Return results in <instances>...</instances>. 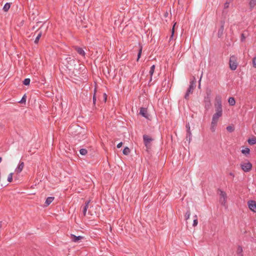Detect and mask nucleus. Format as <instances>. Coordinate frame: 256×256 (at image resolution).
<instances>
[{"label": "nucleus", "mask_w": 256, "mask_h": 256, "mask_svg": "<svg viewBox=\"0 0 256 256\" xmlns=\"http://www.w3.org/2000/svg\"><path fill=\"white\" fill-rule=\"evenodd\" d=\"M196 78L195 77L193 76L192 78L190 79L189 87L186 90V92L184 96V98L186 100H189L190 94L193 92V91L196 86Z\"/></svg>", "instance_id": "nucleus-1"}, {"label": "nucleus", "mask_w": 256, "mask_h": 256, "mask_svg": "<svg viewBox=\"0 0 256 256\" xmlns=\"http://www.w3.org/2000/svg\"><path fill=\"white\" fill-rule=\"evenodd\" d=\"M230 68L231 70H234L238 66L237 58L233 55L230 56L229 61Z\"/></svg>", "instance_id": "nucleus-2"}, {"label": "nucleus", "mask_w": 256, "mask_h": 256, "mask_svg": "<svg viewBox=\"0 0 256 256\" xmlns=\"http://www.w3.org/2000/svg\"><path fill=\"white\" fill-rule=\"evenodd\" d=\"M219 192H220V202L224 206H226V199H227V195H226V194L220 190H219Z\"/></svg>", "instance_id": "nucleus-3"}, {"label": "nucleus", "mask_w": 256, "mask_h": 256, "mask_svg": "<svg viewBox=\"0 0 256 256\" xmlns=\"http://www.w3.org/2000/svg\"><path fill=\"white\" fill-rule=\"evenodd\" d=\"M214 106L216 110H222V98L220 96H216Z\"/></svg>", "instance_id": "nucleus-4"}, {"label": "nucleus", "mask_w": 256, "mask_h": 256, "mask_svg": "<svg viewBox=\"0 0 256 256\" xmlns=\"http://www.w3.org/2000/svg\"><path fill=\"white\" fill-rule=\"evenodd\" d=\"M240 166L242 170L244 172H248L252 168V164L250 162H243L240 164Z\"/></svg>", "instance_id": "nucleus-5"}, {"label": "nucleus", "mask_w": 256, "mask_h": 256, "mask_svg": "<svg viewBox=\"0 0 256 256\" xmlns=\"http://www.w3.org/2000/svg\"><path fill=\"white\" fill-rule=\"evenodd\" d=\"M222 110H216V113L213 115L212 121L218 123V120L222 116Z\"/></svg>", "instance_id": "nucleus-6"}, {"label": "nucleus", "mask_w": 256, "mask_h": 256, "mask_svg": "<svg viewBox=\"0 0 256 256\" xmlns=\"http://www.w3.org/2000/svg\"><path fill=\"white\" fill-rule=\"evenodd\" d=\"M204 103L205 108L207 110L209 109L211 106L210 97V93H207L206 96L204 97Z\"/></svg>", "instance_id": "nucleus-7"}, {"label": "nucleus", "mask_w": 256, "mask_h": 256, "mask_svg": "<svg viewBox=\"0 0 256 256\" xmlns=\"http://www.w3.org/2000/svg\"><path fill=\"white\" fill-rule=\"evenodd\" d=\"M140 114L143 117L148 119L149 114H148L147 108H140Z\"/></svg>", "instance_id": "nucleus-8"}, {"label": "nucleus", "mask_w": 256, "mask_h": 256, "mask_svg": "<svg viewBox=\"0 0 256 256\" xmlns=\"http://www.w3.org/2000/svg\"><path fill=\"white\" fill-rule=\"evenodd\" d=\"M250 209L254 212H256V202L254 200H250L248 202Z\"/></svg>", "instance_id": "nucleus-9"}, {"label": "nucleus", "mask_w": 256, "mask_h": 256, "mask_svg": "<svg viewBox=\"0 0 256 256\" xmlns=\"http://www.w3.org/2000/svg\"><path fill=\"white\" fill-rule=\"evenodd\" d=\"M24 162H20L16 168V170H15L16 172L18 174L21 172L22 170L24 168Z\"/></svg>", "instance_id": "nucleus-10"}, {"label": "nucleus", "mask_w": 256, "mask_h": 256, "mask_svg": "<svg viewBox=\"0 0 256 256\" xmlns=\"http://www.w3.org/2000/svg\"><path fill=\"white\" fill-rule=\"evenodd\" d=\"M70 238L72 242H78L79 240H82L83 238V237L82 236H76L74 234H72L70 236Z\"/></svg>", "instance_id": "nucleus-11"}, {"label": "nucleus", "mask_w": 256, "mask_h": 256, "mask_svg": "<svg viewBox=\"0 0 256 256\" xmlns=\"http://www.w3.org/2000/svg\"><path fill=\"white\" fill-rule=\"evenodd\" d=\"M75 50L78 52V53L80 56H82V57L85 56L86 53L82 48L78 46H76Z\"/></svg>", "instance_id": "nucleus-12"}, {"label": "nucleus", "mask_w": 256, "mask_h": 256, "mask_svg": "<svg viewBox=\"0 0 256 256\" xmlns=\"http://www.w3.org/2000/svg\"><path fill=\"white\" fill-rule=\"evenodd\" d=\"M143 139L146 146H148V144L152 140V139L148 137L147 135L143 136Z\"/></svg>", "instance_id": "nucleus-13"}, {"label": "nucleus", "mask_w": 256, "mask_h": 256, "mask_svg": "<svg viewBox=\"0 0 256 256\" xmlns=\"http://www.w3.org/2000/svg\"><path fill=\"white\" fill-rule=\"evenodd\" d=\"M224 30V25L223 24L220 26V28L218 29V36L219 38H220L223 35Z\"/></svg>", "instance_id": "nucleus-14"}, {"label": "nucleus", "mask_w": 256, "mask_h": 256, "mask_svg": "<svg viewBox=\"0 0 256 256\" xmlns=\"http://www.w3.org/2000/svg\"><path fill=\"white\" fill-rule=\"evenodd\" d=\"M54 200V197L50 196L48 197L45 202V206H48L50 205Z\"/></svg>", "instance_id": "nucleus-15"}, {"label": "nucleus", "mask_w": 256, "mask_h": 256, "mask_svg": "<svg viewBox=\"0 0 256 256\" xmlns=\"http://www.w3.org/2000/svg\"><path fill=\"white\" fill-rule=\"evenodd\" d=\"M248 143L250 145H253L256 144V138L254 136L248 140Z\"/></svg>", "instance_id": "nucleus-16"}, {"label": "nucleus", "mask_w": 256, "mask_h": 256, "mask_svg": "<svg viewBox=\"0 0 256 256\" xmlns=\"http://www.w3.org/2000/svg\"><path fill=\"white\" fill-rule=\"evenodd\" d=\"M90 203V201H88L85 203V206L83 208V214L84 216H86L87 210L88 208V204Z\"/></svg>", "instance_id": "nucleus-17"}, {"label": "nucleus", "mask_w": 256, "mask_h": 256, "mask_svg": "<svg viewBox=\"0 0 256 256\" xmlns=\"http://www.w3.org/2000/svg\"><path fill=\"white\" fill-rule=\"evenodd\" d=\"M228 102L230 106H233L236 104L235 100L232 97H230L228 100Z\"/></svg>", "instance_id": "nucleus-18"}, {"label": "nucleus", "mask_w": 256, "mask_h": 256, "mask_svg": "<svg viewBox=\"0 0 256 256\" xmlns=\"http://www.w3.org/2000/svg\"><path fill=\"white\" fill-rule=\"evenodd\" d=\"M216 125H217V122L212 121L210 128L212 132H214L215 131Z\"/></svg>", "instance_id": "nucleus-19"}, {"label": "nucleus", "mask_w": 256, "mask_h": 256, "mask_svg": "<svg viewBox=\"0 0 256 256\" xmlns=\"http://www.w3.org/2000/svg\"><path fill=\"white\" fill-rule=\"evenodd\" d=\"M154 69H155V66L154 65H152L151 67H150V80H152V76L154 74Z\"/></svg>", "instance_id": "nucleus-20"}, {"label": "nucleus", "mask_w": 256, "mask_h": 256, "mask_svg": "<svg viewBox=\"0 0 256 256\" xmlns=\"http://www.w3.org/2000/svg\"><path fill=\"white\" fill-rule=\"evenodd\" d=\"M249 4L250 8H253L256 5V0H250Z\"/></svg>", "instance_id": "nucleus-21"}, {"label": "nucleus", "mask_w": 256, "mask_h": 256, "mask_svg": "<svg viewBox=\"0 0 256 256\" xmlns=\"http://www.w3.org/2000/svg\"><path fill=\"white\" fill-rule=\"evenodd\" d=\"M10 3H6L4 8H3V10L4 11V12H8V10L10 9Z\"/></svg>", "instance_id": "nucleus-22"}, {"label": "nucleus", "mask_w": 256, "mask_h": 256, "mask_svg": "<svg viewBox=\"0 0 256 256\" xmlns=\"http://www.w3.org/2000/svg\"><path fill=\"white\" fill-rule=\"evenodd\" d=\"M42 32H38V36H36V39H35V40H34V43L36 44H38V41H39V40L41 36H42Z\"/></svg>", "instance_id": "nucleus-23"}, {"label": "nucleus", "mask_w": 256, "mask_h": 256, "mask_svg": "<svg viewBox=\"0 0 256 256\" xmlns=\"http://www.w3.org/2000/svg\"><path fill=\"white\" fill-rule=\"evenodd\" d=\"M237 254H240V256H242V248L240 246H238L237 248Z\"/></svg>", "instance_id": "nucleus-24"}, {"label": "nucleus", "mask_w": 256, "mask_h": 256, "mask_svg": "<svg viewBox=\"0 0 256 256\" xmlns=\"http://www.w3.org/2000/svg\"><path fill=\"white\" fill-rule=\"evenodd\" d=\"M123 154L125 155H128L130 152V150L128 148L126 147L123 150Z\"/></svg>", "instance_id": "nucleus-25"}, {"label": "nucleus", "mask_w": 256, "mask_h": 256, "mask_svg": "<svg viewBox=\"0 0 256 256\" xmlns=\"http://www.w3.org/2000/svg\"><path fill=\"white\" fill-rule=\"evenodd\" d=\"M250 150L248 148H246L242 150V152L244 154H250Z\"/></svg>", "instance_id": "nucleus-26"}, {"label": "nucleus", "mask_w": 256, "mask_h": 256, "mask_svg": "<svg viewBox=\"0 0 256 256\" xmlns=\"http://www.w3.org/2000/svg\"><path fill=\"white\" fill-rule=\"evenodd\" d=\"M190 210H188L184 214V218L186 220L190 218Z\"/></svg>", "instance_id": "nucleus-27"}, {"label": "nucleus", "mask_w": 256, "mask_h": 256, "mask_svg": "<svg viewBox=\"0 0 256 256\" xmlns=\"http://www.w3.org/2000/svg\"><path fill=\"white\" fill-rule=\"evenodd\" d=\"M80 152L82 155L84 156L87 154L88 151L86 149L82 148L80 150Z\"/></svg>", "instance_id": "nucleus-28"}, {"label": "nucleus", "mask_w": 256, "mask_h": 256, "mask_svg": "<svg viewBox=\"0 0 256 256\" xmlns=\"http://www.w3.org/2000/svg\"><path fill=\"white\" fill-rule=\"evenodd\" d=\"M30 78H26L24 80L23 84H24L26 86H28V85L30 84Z\"/></svg>", "instance_id": "nucleus-29"}, {"label": "nucleus", "mask_w": 256, "mask_h": 256, "mask_svg": "<svg viewBox=\"0 0 256 256\" xmlns=\"http://www.w3.org/2000/svg\"><path fill=\"white\" fill-rule=\"evenodd\" d=\"M234 128L232 126H228L226 127V130L229 132H232L234 130Z\"/></svg>", "instance_id": "nucleus-30"}, {"label": "nucleus", "mask_w": 256, "mask_h": 256, "mask_svg": "<svg viewBox=\"0 0 256 256\" xmlns=\"http://www.w3.org/2000/svg\"><path fill=\"white\" fill-rule=\"evenodd\" d=\"M12 175H13V174L12 173H10L8 176V182H12Z\"/></svg>", "instance_id": "nucleus-31"}, {"label": "nucleus", "mask_w": 256, "mask_h": 256, "mask_svg": "<svg viewBox=\"0 0 256 256\" xmlns=\"http://www.w3.org/2000/svg\"><path fill=\"white\" fill-rule=\"evenodd\" d=\"M246 34L245 33H242V34H241V38H240V40L242 42H244L246 40Z\"/></svg>", "instance_id": "nucleus-32"}, {"label": "nucleus", "mask_w": 256, "mask_h": 256, "mask_svg": "<svg viewBox=\"0 0 256 256\" xmlns=\"http://www.w3.org/2000/svg\"><path fill=\"white\" fill-rule=\"evenodd\" d=\"M26 102V95H24L21 100L19 102L20 103L22 104L25 103Z\"/></svg>", "instance_id": "nucleus-33"}, {"label": "nucleus", "mask_w": 256, "mask_h": 256, "mask_svg": "<svg viewBox=\"0 0 256 256\" xmlns=\"http://www.w3.org/2000/svg\"><path fill=\"white\" fill-rule=\"evenodd\" d=\"M142 52V47L141 46L140 49V50H139L138 54L137 61H138L139 58H140V57L141 56Z\"/></svg>", "instance_id": "nucleus-34"}, {"label": "nucleus", "mask_w": 256, "mask_h": 256, "mask_svg": "<svg viewBox=\"0 0 256 256\" xmlns=\"http://www.w3.org/2000/svg\"><path fill=\"white\" fill-rule=\"evenodd\" d=\"M176 24L175 23L173 26V28H172V34L170 36V40L172 39V37L174 36V26H176Z\"/></svg>", "instance_id": "nucleus-35"}, {"label": "nucleus", "mask_w": 256, "mask_h": 256, "mask_svg": "<svg viewBox=\"0 0 256 256\" xmlns=\"http://www.w3.org/2000/svg\"><path fill=\"white\" fill-rule=\"evenodd\" d=\"M186 130H187V133L190 134V135H192V134H191V132H190V126L189 124H186Z\"/></svg>", "instance_id": "nucleus-36"}, {"label": "nucleus", "mask_w": 256, "mask_h": 256, "mask_svg": "<svg viewBox=\"0 0 256 256\" xmlns=\"http://www.w3.org/2000/svg\"><path fill=\"white\" fill-rule=\"evenodd\" d=\"M253 66L256 68V56L252 60Z\"/></svg>", "instance_id": "nucleus-37"}, {"label": "nucleus", "mask_w": 256, "mask_h": 256, "mask_svg": "<svg viewBox=\"0 0 256 256\" xmlns=\"http://www.w3.org/2000/svg\"><path fill=\"white\" fill-rule=\"evenodd\" d=\"M198 220H196V219H194V222H193V226H196L198 225Z\"/></svg>", "instance_id": "nucleus-38"}, {"label": "nucleus", "mask_w": 256, "mask_h": 256, "mask_svg": "<svg viewBox=\"0 0 256 256\" xmlns=\"http://www.w3.org/2000/svg\"><path fill=\"white\" fill-rule=\"evenodd\" d=\"M191 136H192V135H190V134H188V133H187L186 139L188 140V138L189 142H190V140Z\"/></svg>", "instance_id": "nucleus-39"}, {"label": "nucleus", "mask_w": 256, "mask_h": 256, "mask_svg": "<svg viewBox=\"0 0 256 256\" xmlns=\"http://www.w3.org/2000/svg\"><path fill=\"white\" fill-rule=\"evenodd\" d=\"M122 146V142H120L119 144H118L117 145V148H120Z\"/></svg>", "instance_id": "nucleus-40"}, {"label": "nucleus", "mask_w": 256, "mask_h": 256, "mask_svg": "<svg viewBox=\"0 0 256 256\" xmlns=\"http://www.w3.org/2000/svg\"><path fill=\"white\" fill-rule=\"evenodd\" d=\"M96 102V94H94V96H93V102H94V104H95Z\"/></svg>", "instance_id": "nucleus-41"}, {"label": "nucleus", "mask_w": 256, "mask_h": 256, "mask_svg": "<svg viewBox=\"0 0 256 256\" xmlns=\"http://www.w3.org/2000/svg\"><path fill=\"white\" fill-rule=\"evenodd\" d=\"M104 100L106 102V100L107 96H106V94H105V93L104 94Z\"/></svg>", "instance_id": "nucleus-42"}, {"label": "nucleus", "mask_w": 256, "mask_h": 256, "mask_svg": "<svg viewBox=\"0 0 256 256\" xmlns=\"http://www.w3.org/2000/svg\"><path fill=\"white\" fill-rule=\"evenodd\" d=\"M230 176H233V177L234 176V174L233 173H232V172H230Z\"/></svg>", "instance_id": "nucleus-43"}, {"label": "nucleus", "mask_w": 256, "mask_h": 256, "mask_svg": "<svg viewBox=\"0 0 256 256\" xmlns=\"http://www.w3.org/2000/svg\"><path fill=\"white\" fill-rule=\"evenodd\" d=\"M194 219L198 220V216L196 215L194 216Z\"/></svg>", "instance_id": "nucleus-44"}, {"label": "nucleus", "mask_w": 256, "mask_h": 256, "mask_svg": "<svg viewBox=\"0 0 256 256\" xmlns=\"http://www.w3.org/2000/svg\"><path fill=\"white\" fill-rule=\"evenodd\" d=\"M200 80H201V78L200 80ZM198 87H199V88H200V84H199Z\"/></svg>", "instance_id": "nucleus-45"}, {"label": "nucleus", "mask_w": 256, "mask_h": 256, "mask_svg": "<svg viewBox=\"0 0 256 256\" xmlns=\"http://www.w3.org/2000/svg\"><path fill=\"white\" fill-rule=\"evenodd\" d=\"M2 158L1 157H0V162H2Z\"/></svg>", "instance_id": "nucleus-46"}]
</instances>
